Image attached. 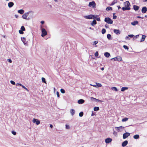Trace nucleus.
<instances>
[{"mask_svg":"<svg viewBox=\"0 0 147 147\" xmlns=\"http://www.w3.org/2000/svg\"><path fill=\"white\" fill-rule=\"evenodd\" d=\"M105 21L109 24H112L113 23V21L109 18H105L104 20Z\"/></svg>","mask_w":147,"mask_h":147,"instance_id":"f257e3e1","label":"nucleus"},{"mask_svg":"<svg viewBox=\"0 0 147 147\" xmlns=\"http://www.w3.org/2000/svg\"><path fill=\"white\" fill-rule=\"evenodd\" d=\"M31 12V11H30L24 13L22 15V18L24 19L28 20L29 19L27 17L28 16L29 13Z\"/></svg>","mask_w":147,"mask_h":147,"instance_id":"f03ea898","label":"nucleus"},{"mask_svg":"<svg viewBox=\"0 0 147 147\" xmlns=\"http://www.w3.org/2000/svg\"><path fill=\"white\" fill-rule=\"evenodd\" d=\"M96 4L94 1L90 2L89 3L88 6L90 7H92L93 8L95 7Z\"/></svg>","mask_w":147,"mask_h":147,"instance_id":"7ed1b4c3","label":"nucleus"},{"mask_svg":"<svg viewBox=\"0 0 147 147\" xmlns=\"http://www.w3.org/2000/svg\"><path fill=\"white\" fill-rule=\"evenodd\" d=\"M42 34L41 36L42 37H44L47 34V32L45 28H42L41 29Z\"/></svg>","mask_w":147,"mask_h":147,"instance_id":"20e7f679","label":"nucleus"},{"mask_svg":"<svg viewBox=\"0 0 147 147\" xmlns=\"http://www.w3.org/2000/svg\"><path fill=\"white\" fill-rule=\"evenodd\" d=\"M111 60L113 59L114 61H122V58L120 56H118L111 59Z\"/></svg>","mask_w":147,"mask_h":147,"instance_id":"39448f33","label":"nucleus"},{"mask_svg":"<svg viewBox=\"0 0 147 147\" xmlns=\"http://www.w3.org/2000/svg\"><path fill=\"white\" fill-rule=\"evenodd\" d=\"M115 128L117 131L120 132L122 131L123 130L124 127L121 126L119 127H115Z\"/></svg>","mask_w":147,"mask_h":147,"instance_id":"423d86ee","label":"nucleus"},{"mask_svg":"<svg viewBox=\"0 0 147 147\" xmlns=\"http://www.w3.org/2000/svg\"><path fill=\"white\" fill-rule=\"evenodd\" d=\"M130 135V134L128 132H126L123 135V138L124 139H125L129 136Z\"/></svg>","mask_w":147,"mask_h":147,"instance_id":"0eeeda50","label":"nucleus"},{"mask_svg":"<svg viewBox=\"0 0 147 147\" xmlns=\"http://www.w3.org/2000/svg\"><path fill=\"white\" fill-rule=\"evenodd\" d=\"M32 122L34 123H36L37 125H38L40 123V121L39 120L35 118L33 119Z\"/></svg>","mask_w":147,"mask_h":147,"instance_id":"6e6552de","label":"nucleus"},{"mask_svg":"<svg viewBox=\"0 0 147 147\" xmlns=\"http://www.w3.org/2000/svg\"><path fill=\"white\" fill-rule=\"evenodd\" d=\"M84 17L86 19H90L93 18V15L90 14L88 16H84Z\"/></svg>","mask_w":147,"mask_h":147,"instance_id":"1a4fd4ad","label":"nucleus"},{"mask_svg":"<svg viewBox=\"0 0 147 147\" xmlns=\"http://www.w3.org/2000/svg\"><path fill=\"white\" fill-rule=\"evenodd\" d=\"M112 139L110 138H107L105 140V142L107 144H108L111 142Z\"/></svg>","mask_w":147,"mask_h":147,"instance_id":"9d476101","label":"nucleus"},{"mask_svg":"<svg viewBox=\"0 0 147 147\" xmlns=\"http://www.w3.org/2000/svg\"><path fill=\"white\" fill-rule=\"evenodd\" d=\"M21 40L25 45H26L27 43V41H26V38L25 37H23L21 38Z\"/></svg>","mask_w":147,"mask_h":147,"instance_id":"9b49d317","label":"nucleus"},{"mask_svg":"<svg viewBox=\"0 0 147 147\" xmlns=\"http://www.w3.org/2000/svg\"><path fill=\"white\" fill-rule=\"evenodd\" d=\"M124 5L125 7H130L129 6L130 5L129 2L128 1H127L124 3Z\"/></svg>","mask_w":147,"mask_h":147,"instance_id":"f8f14e48","label":"nucleus"},{"mask_svg":"<svg viewBox=\"0 0 147 147\" xmlns=\"http://www.w3.org/2000/svg\"><path fill=\"white\" fill-rule=\"evenodd\" d=\"M147 11V8L146 7H143L142 9V12L143 13H145Z\"/></svg>","mask_w":147,"mask_h":147,"instance_id":"ddd939ff","label":"nucleus"},{"mask_svg":"<svg viewBox=\"0 0 147 147\" xmlns=\"http://www.w3.org/2000/svg\"><path fill=\"white\" fill-rule=\"evenodd\" d=\"M113 31L114 32L117 34H119L120 33V31L119 30L114 29Z\"/></svg>","mask_w":147,"mask_h":147,"instance_id":"4468645a","label":"nucleus"},{"mask_svg":"<svg viewBox=\"0 0 147 147\" xmlns=\"http://www.w3.org/2000/svg\"><path fill=\"white\" fill-rule=\"evenodd\" d=\"M128 143V141L127 140H125L123 142L122 144V146L123 147H124Z\"/></svg>","mask_w":147,"mask_h":147,"instance_id":"2eb2a0df","label":"nucleus"},{"mask_svg":"<svg viewBox=\"0 0 147 147\" xmlns=\"http://www.w3.org/2000/svg\"><path fill=\"white\" fill-rule=\"evenodd\" d=\"M138 22L137 21H134L131 23V24L133 26H135L138 24Z\"/></svg>","mask_w":147,"mask_h":147,"instance_id":"dca6fc26","label":"nucleus"},{"mask_svg":"<svg viewBox=\"0 0 147 147\" xmlns=\"http://www.w3.org/2000/svg\"><path fill=\"white\" fill-rule=\"evenodd\" d=\"M122 9L123 11H125L126 10H130V7H127L125 6V7L122 8Z\"/></svg>","mask_w":147,"mask_h":147,"instance_id":"f3484780","label":"nucleus"},{"mask_svg":"<svg viewBox=\"0 0 147 147\" xmlns=\"http://www.w3.org/2000/svg\"><path fill=\"white\" fill-rule=\"evenodd\" d=\"M84 100L82 99L79 100H78V102L79 104H82L84 103Z\"/></svg>","mask_w":147,"mask_h":147,"instance_id":"a211bd4d","label":"nucleus"},{"mask_svg":"<svg viewBox=\"0 0 147 147\" xmlns=\"http://www.w3.org/2000/svg\"><path fill=\"white\" fill-rule=\"evenodd\" d=\"M14 5V3L12 2H10L8 3V6L9 8L12 7Z\"/></svg>","mask_w":147,"mask_h":147,"instance_id":"6ab92c4d","label":"nucleus"},{"mask_svg":"<svg viewBox=\"0 0 147 147\" xmlns=\"http://www.w3.org/2000/svg\"><path fill=\"white\" fill-rule=\"evenodd\" d=\"M75 111L74 110L71 109L70 110V113L72 115H73L75 113Z\"/></svg>","mask_w":147,"mask_h":147,"instance_id":"aec40b11","label":"nucleus"},{"mask_svg":"<svg viewBox=\"0 0 147 147\" xmlns=\"http://www.w3.org/2000/svg\"><path fill=\"white\" fill-rule=\"evenodd\" d=\"M104 55L107 57H109L110 56V54L108 52L105 53H104Z\"/></svg>","mask_w":147,"mask_h":147,"instance_id":"412c9836","label":"nucleus"},{"mask_svg":"<svg viewBox=\"0 0 147 147\" xmlns=\"http://www.w3.org/2000/svg\"><path fill=\"white\" fill-rule=\"evenodd\" d=\"M18 12L20 14H22L24 13V11L23 9H21L18 10Z\"/></svg>","mask_w":147,"mask_h":147,"instance_id":"4be33fe9","label":"nucleus"},{"mask_svg":"<svg viewBox=\"0 0 147 147\" xmlns=\"http://www.w3.org/2000/svg\"><path fill=\"white\" fill-rule=\"evenodd\" d=\"M96 20H94L91 23V25L93 26H94V25H96Z\"/></svg>","mask_w":147,"mask_h":147,"instance_id":"5701e85b","label":"nucleus"},{"mask_svg":"<svg viewBox=\"0 0 147 147\" xmlns=\"http://www.w3.org/2000/svg\"><path fill=\"white\" fill-rule=\"evenodd\" d=\"M134 9L135 11L138 10L139 9V7L136 5H134L133 6Z\"/></svg>","mask_w":147,"mask_h":147,"instance_id":"b1692460","label":"nucleus"},{"mask_svg":"<svg viewBox=\"0 0 147 147\" xmlns=\"http://www.w3.org/2000/svg\"><path fill=\"white\" fill-rule=\"evenodd\" d=\"M146 37V36L144 35H142V39L140 41L141 42H142L144 41V39Z\"/></svg>","mask_w":147,"mask_h":147,"instance_id":"393cba45","label":"nucleus"},{"mask_svg":"<svg viewBox=\"0 0 147 147\" xmlns=\"http://www.w3.org/2000/svg\"><path fill=\"white\" fill-rule=\"evenodd\" d=\"M133 138L135 139H137L139 138V136L138 134L135 135L133 136Z\"/></svg>","mask_w":147,"mask_h":147,"instance_id":"a878e982","label":"nucleus"},{"mask_svg":"<svg viewBox=\"0 0 147 147\" xmlns=\"http://www.w3.org/2000/svg\"><path fill=\"white\" fill-rule=\"evenodd\" d=\"M128 88L127 87H123L121 88V91L123 92L126 90H127Z\"/></svg>","mask_w":147,"mask_h":147,"instance_id":"bb28decb","label":"nucleus"},{"mask_svg":"<svg viewBox=\"0 0 147 147\" xmlns=\"http://www.w3.org/2000/svg\"><path fill=\"white\" fill-rule=\"evenodd\" d=\"M117 0H114L112 3L110 5L112 6L114 5L115 3H117Z\"/></svg>","mask_w":147,"mask_h":147,"instance_id":"cd10ccee","label":"nucleus"},{"mask_svg":"<svg viewBox=\"0 0 147 147\" xmlns=\"http://www.w3.org/2000/svg\"><path fill=\"white\" fill-rule=\"evenodd\" d=\"M107 37L109 40H111L112 39L111 38V35L110 34H108L107 35Z\"/></svg>","mask_w":147,"mask_h":147,"instance_id":"c85d7f7f","label":"nucleus"},{"mask_svg":"<svg viewBox=\"0 0 147 147\" xmlns=\"http://www.w3.org/2000/svg\"><path fill=\"white\" fill-rule=\"evenodd\" d=\"M128 118L127 117H125L122 120V121L123 122H125L127 121L128 120Z\"/></svg>","mask_w":147,"mask_h":147,"instance_id":"c756f323","label":"nucleus"},{"mask_svg":"<svg viewBox=\"0 0 147 147\" xmlns=\"http://www.w3.org/2000/svg\"><path fill=\"white\" fill-rule=\"evenodd\" d=\"M112 10V8L111 7H107L106 9V10L107 11H109V10Z\"/></svg>","mask_w":147,"mask_h":147,"instance_id":"7c9ffc66","label":"nucleus"},{"mask_svg":"<svg viewBox=\"0 0 147 147\" xmlns=\"http://www.w3.org/2000/svg\"><path fill=\"white\" fill-rule=\"evenodd\" d=\"M111 88L112 90H114L116 91H118L117 88L115 87H112Z\"/></svg>","mask_w":147,"mask_h":147,"instance_id":"2f4dec72","label":"nucleus"},{"mask_svg":"<svg viewBox=\"0 0 147 147\" xmlns=\"http://www.w3.org/2000/svg\"><path fill=\"white\" fill-rule=\"evenodd\" d=\"M65 128L67 129H70V127L69 124H67L65 125Z\"/></svg>","mask_w":147,"mask_h":147,"instance_id":"473e14b6","label":"nucleus"},{"mask_svg":"<svg viewBox=\"0 0 147 147\" xmlns=\"http://www.w3.org/2000/svg\"><path fill=\"white\" fill-rule=\"evenodd\" d=\"M96 85H97V87H101L102 86L101 84L98 83H96Z\"/></svg>","mask_w":147,"mask_h":147,"instance_id":"72a5a7b5","label":"nucleus"},{"mask_svg":"<svg viewBox=\"0 0 147 147\" xmlns=\"http://www.w3.org/2000/svg\"><path fill=\"white\" fill-rule=\"evenodd\" d=\"M99 110V108L98 107H94V111H97Z\"/></svg>","mask_w":147,"mask_h":147,"instance_id":"f704fd0d","label":"nucleus"},{"mask_svg":"<svg viewBox=\"0 0 147 147\" xmlns=\"http://www.w3.org/2000/svg\"><path fill=\"white\" fill-rule=\"evenodd\" d=\"M98 16L97 15H93V19H96V18H97V17H98Z\"/></svg>","mask_w":147,"mask_h":147,"instance_id":"c9c22d12","label":"nucleus"},{"mask_svg":"<svg viewBox=\"0 0 147 147\" xmlns=\"http://www.w3.org/2000/svg\"><path fill=\"white\" fill-rule=\"evenodd\" d=\"M42 82H44L46 84V82L45 81V79L44 78H42Z\"/></svg>","mask_w":147,"mask_h":147,"instance_id":"e433bc0d","label":"nucleus"},{"mask_svg":"<svg viewBox=\"0 0 147 147\" xmlns=\"http://www.w3.org/2000/svg\"><path fill=\"white\" fill-rule=\"evenodd\" d=\"M91 100H92V101H95L96 102V100L97 99L94 98H93V97H91Z\"/></svg>","mask_w":147,"mask_h":147,"instance_id":"4c0bfd02","label":"nucleus"},{"mask_svg":"<svg viewBox=\"0 0 147 147\" xmlns=\"http://www.w3.org/2000/svg\"><path fill=\"white\" fill-rule=\"evenodd\" d=\"M106 30L105 29H102V33L104 34L106 32Z\"/></svg>","mask_w":147,"mask_h":147,"instance_id":"58836bf2","label":"nucleus"},{"mask_svg":"<svg viewBox=\"0 0 147 147\" xmlns=\"http://www.w3.org/2000/svg\"><path fill=\"white\" fill-rule=\"evenodd\" d=\"M83 115V113L82 112H81L79 114V116L80 117H82Z\"/></svg>","mask_w":147,"mask_h":147,"instance_id":"ea45409f","label":"nucleus"},{"mask_svg":"<svg viewBox=\"0 0 147 147\" xmlns=\"http://www.w3.org/2000/svg\"><path fill=\"white\" fill-rule=\"evenodd\" d=\"M98 41H95L93 42V45H95L98 43Z\"/></svg>","mask_w":147,"mask_h":147,"instance_id":"a19ab883","label":"nucleus"},{"mask_svg":"<svg viewBox=\"0 0 147 147\" xmlns=\"http://www.w3.org/2000/svg\"><path fill=\"white\" fill-rule=\"evenodd\" d=\"M60 91L61 93L63 94L65 92V90L63 89H61L60 90Z\"/></svg>","mask_w":147,"mask_h":147,"instance_id":"79ce46f5","label":"nucleus"},{"mask_svg":"<svg viewBox=\"0 0 147 147\" xmlns=\"http://www.w3.org/2000/svg\"><path fill=\"white\" fill-rule=\"evenodd\" d=\"M123 47L125 49H127V50H128L129 49L128 47L126 45H123Z\"/></svg>","mask_w":147,"mask_h":147,"instance_id":"37998d69","label":"nucleus"},{"mask_svg":"<svg viewBox=\"0 0 147 147\" xmlns=\"http://www.w3.org/2000/svg\"><path fill=\"white\" fill-rule=\"evenodd\" d=\"M21 29L23 31H24L25 30V29L24 27L23 26H22L21 28Z\"/></svg>","mask_w":147,"mask_h":147,"instance_id":"c03bdc74","label":"nucleus"},{"mask_svg":"<svg viewBox=\"0 0 147 147\" xmlns=\"http://www.w3.org/2000/svg\"><path fill=\"white\" fill-rule=\"evenodd\" d=\"M21 86L23 88L25 89L28 92L29 90H28V89L27 88H26L25 86L22 85V86Z\"/></svg>","mask_w":147,"mask_h":147,"instance_id":"a18cd8bd","label":"nucleus"},{"mask_svg":"<svg viewBox=\"0 0 147 147\" xmlns=\"http://www.w3.org/2000/svg\"><path fill=\"white\" fill-rule=\"evenodd\" d=\"M16 86H22V84L20 83H17L16 84Z\"/></svg>","mask_w":147,"mask_h":147,"instance_id":"49530a36","label":"nucleus"},{"mask_svg":"<svg viewBox=\"0 0 147 147\" xmlns=\"http://www.w3.org/2000/svg\"><path fill=\"white\" fill-rule=\"evenodd\" d=\"M10 83L13 85H15V82L12 81V80H11L10 81Z\"/></svg>","mask_w":147,"mask_h":147,"instance_id":"de8ad7c7","label":"nucleus"},{"mask_svg":"<svg viewBox=\"0 0 147 147\" xmlns=\"http://www.w3.org/2000/svg\"><path fill=\"white\" fill-rule=\"evenodd\" d=\"M11 133L14 135H16V132L13 131H12Z\"/></svg>","mask_w":147,"mask_h":147,"instance_id":"09e8293b","label":"nucleus"},{"mask_svg":"<svg viewBox=\"0 0 147 147\" xmlns=\"http://www.w3.org/2000/svg\"><path fill=\"white\" fill-rule=\"evenodd\" d=\"M23 31L22 30H19V32L20 34H23L24 33Z\"/></svg>","mask_w":147,"mask_h":147,"instance_id":"8fccbe9b","label":"nucleus"},{"mask_svg":"<svg viewBox=\"0 0 147 147\" xmlns=\"http://www.w3.org/2000/svg\"><path fill=\"white\" fill-rule=\"evenodd\" d=\"M139 36V34L136 35V36H134V38H133L134 39H136V38H138Z\"/></svg>","mask_w":147,"mask_h":147,"instance_id":"3c124183","label":"nucleus"},{"mask_svg":"<svg viewBox=\"0 0 147 147\" xmlns=\"http://www.w3.org/2000/svg\"><path fill=\"white\" fill-rule=\"evenodd\" d=\"M98 55V52H96L94 54V55L96 57Z\"/></svg>","mask_w":147,"mask_h":147,"instance_id":"603ef678","label":"nucleus"},{"mask_svg":"<svg viewBox=\"0 0 147 147\" xmlns=\"http://www.w3.org/2000/svg\"><path fill=\"white\" fill-rule=\"evenodd\" d=\"M128 36L129 37H130L132 38L134 36V35H133V34H129L128 35Z\"/></svg>","mask_w":147,"mask_h":147,"instance_id":"864d4df0","label":"nucleus"},{"mask_svg":"<svg viewBox=\"0 0 147 147\" xmlns=\"http://www.w3.org/2000/svg\"><path fill=\"white\" fill-rule=\"evenodd\" d=\"M115 14V13H113V18L114 19H116L117 18V16H114V14Z\"/></svg>","mask_w":147,"mask_h":147,"instance_id":"5fc2aeb1","label":"nucleus"},{"mask_svg":"<svg viewBox=\"0 0 147 147\" xmlns=\"http://www.w3.org/2000/svg\"><path fill=\"white\" fill-rule=\"evenodd\" d=\"M90 85L92 86L95 87H97V85H96V83L94 85H92V84H90Z\"/></svg>","mask_w":147,"mask_h":147,"instance_id":"6e6d98bb","label":"nucleus"},{"mask_svg":"<svg viewBox=\"0 0 147 147\" xmlns=\"http://www.w3.org/2000/svg\"><path fill=\"white\" fill-rule=\"evenodd\" d=\"M56 94H57V95L58 97H59V92L57 91V92Z\"/></svg>","mask_w":147,"mask_h":147,"instance_id":"4d7b16f0","label":"nucleus"},{"mask_svg":"<svg viewBox=\"0 0 147 147\" xmlns=\"http://www.w3.org/2000/svg\"><path fill=\"white\" fill-rule=\"evenodd\" d=\"M7 60H8V61L10 63H11L12 62V61L11 60V59H7Z\"/></svg>","mask_w":147,"mask_h":147,"instance_id":"13d9d810","label":"nucleus"},{"mask_svg":"<svg viewBox=\"0 0 147 147\" xmlns=\"http://www.w3.org/2000/svg\"><path fill=\"white\" fill-rule=\"evenodd\" d=\"M113 134L115 136H116L117 134V132L116 131H114Z\"/></svg>","mask_w":147,"mask_h":147,"instance_id":"bf43d9fd","label":"nucleus"},{"mask_svg":"<svg viewBox=\"0 0 147 147\" xmlns=\"http://www.w3.org/2000/svg\"><path fill=\"white\" fill-rule=\"evenodd\" d=\"M97 21H100V19L99 18H97L96 19Z\"/></svg>","mask_w":147,"mask_h":147,"instance_id":"052dcab7","label":"nucleus"},{"mask_svg":"<svg viewBox=\"0 0 147 147\" xmlns=\"http://www.w3.org/2000/svg\"><path fill=\"white\" fill-rule=\"evenodd\" d=\"M125 39H129V40L130 39L129 38V36H126V37H125Z\"/></svg>","mask_w":147,"mask_h":147,"instance_id":"680f3d73","label":"nucleus"},{"mask_svg":"<svg viewBox=\"0 0 147 147\" xmlns=\"http://www.w3.org/2000/svg\"><path fill=\"white\" fill-rule=\"evenodd\" d=\"M105 27L106 28H108V25L107 24H106L105 26Z\"/></svg>","mask_w":147,"mask_h":147,"instance_id":"e2e57ef3","label":"nucleus"},{"mask_svg":"<svg viewBox=\"0 0 147 147\" xmlns=\"http://www.w3.org/2000/svg\"><path fill=\"white\" fill-rule=\"evenodd\" d=\"M41 23L42 24H43L44 23V21H42L41 22Z\"/></svg>","mask_w":147,"mask_h":147,"instance_id":"0e129e2a","label":"nucleus"},{"mask_svg":"<svg viewBox=\"0 0 147 147\" xmlns=\"http://www.w3.org/2000/svg\"><path fill=\"white\" fill-rule=\"evenodd\" d=\"M15 18H18V15H15Z\"/></svg>","mask_w":147,"mask_h":147,"instance_id":"69168bd1","label":"nucleus"},{"mask_svg":"<svg viewBox=\"0 0 147 147\" xmlns=\"http://www.w3.org/2000/svg\"><path fill=\"white\" fill-rule=\"evenodd\" d=\"M137 18H142V19H143V18H142L140 16H138L137 17Z\"/></svg>","mask_w":147,"mask_h":147,"instance_id":"338daca9","label":"nucleus"},{"mask_svg":"<svg viewBox=\"0 0 147 147\" xmlns=\"http://www.w3.org/2000/svg\"><path fill=\"white\" fill-rule=\"evenodd\" d=\"M50 127L51 128H52L53 127V126L52 125L50 124Z\"/></svg>","mask_w":147,"mask_h":147,"instance_id":"774afa93","label":"nucleus"}]
</instances>
